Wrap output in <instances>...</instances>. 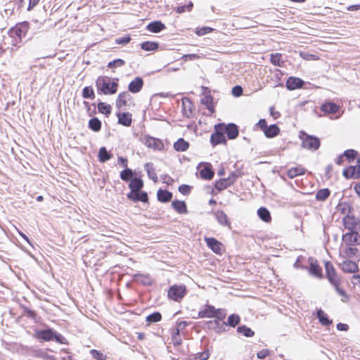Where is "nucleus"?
I'll return each instance as SVG.
<instances>
[{
    "instance_id": "obj_16",
    "label": "nucleus",
    "mask_w": 360,
    "mask_h": 360,
    "mask_svg": "<svg viewBox=\"0 0 360 360\" xmlns=\"http://www.w3.org/2000/svg\"><path fill=\"white\" fill-rule=\"evenodd\" d=\"M205 240L206 242L207 247L210 249H211L212 252H214L216 254L221 253L222 243L221 242H219L216 238L212 237L205 238Z\"/></svg>"
},
{
    "instance_id": "obj_52",
    "label": "nucleus",
    "mask_w": 360,
    "mask_h": 360,
    "mask_svg": "<svg viewBox=\"0 0 360 360\" xmlns=\"http://www.w3.org/2000/svg\"><path fill=\"white\" fill-rule=\"evenodd\" d=\"M171 336L174 346L176 347L182 344V340L180 337V332L178 331V330H174L172 333Z\"/></svg>"
},
{
    "instance_id": "obj_34",
    "label": "nucleus",
    "mask_w": 360,
    "mask_h": 360,
    "mask_svg": "<svg viewBox=\"0 0 360 360\" xmlns=\"http://www.w3.org/2000/svg\"><path fill=\"white\" fill-rule=\"evenodd\" d=\"M189 148V143L183 138H179L174 143V149L178 152H184Z\"/></svg>"
},
{
    "instance_id": "obj_38",
    "label": "nucleus",
    "mask_w": 360,
    "mask_h": 360,
    "mask_svg": "<svg viewBox=\"0 0 360 360\" xmlns=\"http://www.w3.org/2000/svg\"><path fill=\"white\" fill-rule=\"evenodd\" d=\"M131 98L130 94L127 91L121 92L116 100V106L121 108L123 105H126L127 103V99Z\"/></svg>"
},
{
    "instance_id": "obj_5",
    "label": "nucleus",
    "mask_w": 360,
    "mask_h": 360,
    "mask_svg": "<svg viewBox=\"0 0 360 360\" xmlns=\"http://www.w3.org/2000/svg\"><path fill=\"white\" fill-rule=\"evenodd\" d=\"M298 137L301 141V146L304 149L316 151L320 148L321 141L316 136L309 135L306 132L300 131Z\"/></svg>"
},
{
    "instance_id": "obj_35",
    "label": "nucleus",
    "mask_w": 360,
    "mask_h": 360,
    "mask_svg": "<svg viewBox=\"0 0 360 360\" xmlns=\"http://www.w3.org/2000/svg\"><path fill=\"white\" fill-rule=\"evenodd\" d=\"M317 318L323 326H328L333 323V320L329 319L327 314L321 309L317 311Z\"/></svg>"
},
{
    "instance_id": "obj_45",
    "label": "nucleus",
    "mask_w": 360,
    "mask_h": 360,
    "mask_svg": "<svg viewBox=\"0 0 360 360\" xmlns=\"http://www.w3.org/2000/svg\"><path fill=\"white\" fill-rule=\"evenodd\" d=\"M82 96L85 99H94L96 96L94 89L91 86H84L82 91Z\"/></svg>"
},
{
    "instance_id": "obj_24",
    "label": "nucleus",
    "mask_w": 360,
    "mask_h": 360,
    "mask_svg": "<svg viewBox=\"0 0 360 360\" xmlns=\"http://www.w3.org/2000/svg\"><path fill=\"white\" fill-rule=\"evenodd\" d=\"M146 29L153 32V33H158L161 31L166 29V26L161 21L155 20L150 22L147 26Z\"/></svg>"
},
{
    "instance_id": "obj_29",
    "label": "nucleus",
    "mask_w": 360,
    "mask_h": 360,
    "mask_svg": "<svg viewBox=\"0 0 360 360\" xmlns=\"http://www.w3.org/2000/svg\"><path fill=\"white\" fill-rule=\"evenodd\" d=\"M257 215L264 222L269 223L271 221V213L265 207H261L257 210Z\"/></svg>"
},
{
    "instance_id": "obj_46",
    "label": "nucleus",
    "mask_w": 360,
    "mask_h": 360,
    "mask_svg": "<svg viewBox=\"0 0 360 360\" xmlns=\"http://www.w3.org/2000/svg\"><path fill=\"white\" fill-rule=\"evenodd\" d=\"M32 355L35 357H39L43 359L53 360V356L49 355L45 350L41 349H34Z\"/></svg>"
},
{
    "instance_id": "obj_51",
    "label": "nucleus",
    "mask_w": 360,
    "mask_h": 360,
    "mask_svg": "<svg viewBox=\"0 0 360 360\" xmlns=\"http://www.w3.org/2000/svg\"><path fill=\"white\" fill-rule=\"evenodd\" d=\"M20 308L22 309L23 310V312L22 314V316H26L27 318H30L32 320L36 319L37 314L34 311L30 309L24 304H20Z\"/></svg>"
},
{
    "instance_id": "obj_9",
    "label": "nucleus",
    "mask_w": 360,
    "mask_h": 360,
    "mask_svg": "<svg viewBox=\"0 0 360 360\" xmlns=\"http://www.w3.org/2000/svg\"><path fill=\"white\" fill-rule=\"evenodd\" d=\"M359 232L349 231L342 236V246H356L360 244Z\"/></svg>"
},
{
    "instance_id": "obj_2",
    "label": "nucleus",
    "mask_w": 360,
    "mask_h": 360,
    "mask_svg": "<svg viewBox=\"0 0 360 360\" xmlns=\"http://www.w3.org/2000/svg\"><path fill=\"white\" fill-rule=\"evenodd\" d=\"M34 337L40 342L55 341L62 345H68V340L55 329L47 327L46 329L35 330Z\"/></svg>"
},
{
    "instance_id": "obj_20",
    "label": "nucleus",
    "mask_w": 360,
    "mask_h": 360,
    "mask_svg": "<svg viewBox=\"0 0 360 360\" xmlns=\"http://www.w3.org/2000/svg\"><path fill=\"white\" fill-rule=\"evenodd\" d=\"M182 110L184 115L189 118L193 112V104L189 98L184 97L181 99Z\"/></svg>"
},
{
    "instance_id": "obj_22",
    "label": "nucleus",
    "mask_w": 360,
    "mask_h": 360,
    "mask_svg": "<svg viewBox=\"0 0 360 360\" xmlns=\"http://www.w3.org/2000/svg\"><path fill=\"white\" fill-rule=\"evenodd\" d=\"M340 110V106L332 102H326L321 105V110L325 114H335Z\"/></svg>"
},
{
    "instance_id": "obj_55",
    "label": "nucleus",
    "mask_w": 360,
    "mask_h": 360,
    "mask_svg": "<svg viewBox=\"0 0 360 360\" xmlns=\"http://www.w3.org/2000/svg\"><path fill=\"white\" fill-rule=\"evenodd\" d=\"M300 56L304 60H318L320 57L316 54H312L307 52L301 51Z\"/></svg>"
},
{
    "instance_id": "obj_32",
    "label": "nucleus",
    "mask_w": 360,
    "mask_h": 360,
    "mask_svg": "<svg viewBox=\"0 0 360 360\" xmlns=\"http://www.w3.org/2000/svg\"><path fill=\"white\" fill-rule=\"evenodd\" d=\"M207 324L210 325H214V327L213 328L215 333L218 334H221L222 333H224L226 331V326L225 321H223L222 323H220L218 321V320H213V321H209L207 322Z\"/></svg>"
},
{
    "instance_id": "obj_54",
    "label": "nucleus",
    "mask_w": 360,
    "mask_h": 360,
    "mask_svg": "<svg viewBox=\"0 0 360 360\" xmlns=\"http://www.w3.org/2000/svg\"><path fill=\"white\" fill-rule=\"evenodd\" d=\"M226 316V311L223 309H216V311L214 312V320H218V321H224Z\"/></svg>"
},
{
    "instance_id": "obj_42",
    "label": "nucleus",
    "mask_w": 360,
    "mask_h": 360,
    "mask_svg": "<svg viewBox=\"0 0 360 360\" xmlns=\"http://www.w3.org/2000/svg\"><path fill=\"white\" fill-rule=\"evenodd\" d=\"M236 330L238 333L242 334L246 338H251L255 335V332L246 325L239 326Z\"/></svg>"
},
{
    "instance_id": "obj_41",
    "label": "nucleus",
    "mask_w": 360,
    "mask_h": 360,
    "mask_svg": "<svg viewBox=\"0 0 360 360\" xmlns=\"http://www.w3.org/2000/svg\"><path fill=\"white\" fill-rule=\"evenodd\" d=\"M97 107L98 112L104 114L106 117H108L110 115L112 110L110 105L99 101L97 104Z\"/></svg>"
},
{
    "instance_id": "obj_62",
    "label": "nucleus",
    "mask_w": 360,
    "mask_h": 360,
    "mask_svg": "<svg viewBox=\"0 0 360 360\" xmlns=\"http://www.w3.org/2000/svg\"><path fill=\"white\" fill-rule=\"evenodd\" d=\"M307 169L302 165H297L294 167V177L296 176L303 175L306 173Z\"/></svg>"
},
{
    "instance_id": "obj_7",
    "label": "nucleus",
    "mask_w": 360,
    "mask_h": 360,
    "mask_svg": "<svg viewBox=\"0 0 360 360\" xmlns=\"http://www.w3.org/2000/svg\"><path fill=\"white\" fill-rule=\"evenodd\" d=\"M210 143L213 147L227 143L226 138L223 132V129L219 124L214 125V131L210 136Z\"/></svg>"
},
{
    "instance_id": "obj_11",
    "label": "nucleus",
    "mask_w": 360,
    "mask_h": 360,
    "mask_svg": "<svg viewBox=\"0 0 360 360\" xmlns=\"http://www.w3.org/2000/svg\"><path fill=\"white\" fill-rule=\"evenodd\" d=\"M325 269L327 278L330 283L333 285H340V279L338 277L336 271L330 262H325Z\"/></svg>"
},
{
    "instance_id": "obj_63",
    "label": "nucleus",
    "mask_w": 360,
    "mask_h": 360,
    "mask_svg": "<svg viewBox=\"0 0 360 360\" xmlns=\"http://www.w3.org/2000/svg\"><path fill=\"white\" fill-rule=\"evenodd\" d=\"M343 155L344 157H346L348 159V160L350 161L356 158L357 152L353 149H349L345 150Z\"/></svg>"
},
{
    "instance_id": "obj_39",
    "label": "nucleus",
    "mask_w": 360,
    "mask_h": 360,
    "mask_svg": "<svg viewBox=\"0 0 360 360\" xmlns=\"http://www.w3.org/2000/svg\"><path fill=\"white\" fill-rule=\"evenodd\" d=\"M225 323L227 326L235 328L240 323V317L238 314H232L228 316L227 321Z\"/></svg>"
},
{
    "instance_id": "obj_59",
    "label": "nucleus",
    "mask_w": 360,
    "mask_h": 360,
    "mask_svg": "<svg viewBox=\"0 0 360 360\" xmlns=\"http://www.w3.org/2000/svg\"><path fill=\"white\" fill-rule=\"evenodd\" d=\"M191 188L192 186L189 185L182 184L179 186L178 190L181 194L184 195H188L190 194Z\"/></svg>"
},
{
    "instance_id": "obj_28",
    "label": "nucleus",
    "mask_w": 360,
    "mask_h": 360,
    "mask_svg": "<svg viewBox=\"0 0 360 360\" xmlns=\"http://www.w3.org/2000/svg\"><path fill=\"white\" fill-rule=\"evenodd\" d=\"M113 157L112 153L107 150L105 146L100 148L98 153V158L100 162L104 163Z\"/></svg>"
},
{
    "instance_id": "obj_31",
    "label": "nucleus",
    "mask_w": 360,
    "mask_h": 360,
    "mask_svg": "<svg viewBox=\"0 0 360 360\" xmlns=\"http://www.w3.org/2000/svg\"><path fill=\"white\" fill-rule=\"evenodd\" d=\"M102 127L101 121L96 117H91L88 122V127L94 132L101 131Z\"/></svg>"
},
{
    "instance_id": "obj_30",
    "label": "nucleus",
    "mask_w": 360,
    "mask_h": 360,
    "mask_svg": "<svg viewBox=\"0 0 360 360\" xmlns=\"http://www.w3.org/2000/svg\"><path fill=\"white\" fill-rule=\"evenodd\" d=\"M233 185V181H231L230 179L223 178L220 179L215 182L214 186L218 191H221L228 187Z\"/></svg>"
},
{
    "instance_id": "obj_58",
    "label": "nucleus",
    "mask_w": 360,
    "mask_h": 360,
    "mask_svg": "<svg viewBox=\"0 0 360 360\" xmlns=\"http://www.w3.org/2000/svg\"><path fill=\"white\" fill-rule=\"evenodd\" d=\"M214 30L213 28L210 27H202L200 28H197L195 31V34L198 36H203L206 34H208Z\"/></svg>"
},
{
    "instance_id": "obj_61",
    "label": "nucleus",
    "mask_w": 360,
    "mask_h": 360,
    "mask_svg": "<svg viewBox=\"0 0 360 360\" xmlns=\"http://www.w3.org/2000/svg\"><path fill=\"white\" fill-rule=\"evenodd\" d=\"M243 174V172H242L240 170H236L233 172H231L228 176L229 179H230L231 181H233V184L235 183L236 179Z\"/></svg>"
},
{
    "instance_id": "obj_49",
    "label": "nucleus",
    "mask_w": 360,
    "mask_h": 360,
    "mask_svg": "<svg viewBox=\"0 0 360 360\" xmlns=\"http://www.w3.org/2000/svg\"><path fill=\"white\" fill-rule=\"evenodd\" d=\"M210 357V352L206 349L202 352H198L194 355L190 356L188 360H207Z\"/></svg>"
},
{
    "instance_id": "obj_27",
    "label": "nucleus",
    "mask_w": 360,
    "mask_h": 360,
    "mask_svg": "<svg viewBox=\"0 0 360 360\" xmlns=\"http://www.w3.org/2000/svg\"><path fill=\"white\" fill-rule=\"evenodd\" d=\"M280 133V128L276 124H272L268 126L264 131L265 136L268 139H272Z\"/></svg>"
},
{
    "instance_id": "obj_33",
    "label": "nucleus",
    "mask_w": 360,
    "mask_h": 360,
    "mask_svg": "<svg viewBox=\"0 0 360 360\" xmlns=\"http://www.w3.org/2000/svg\"><path fill=\"white\" fill-rule=\"evenodd\" d=\"M134 279L144 285H151L153 283V280L148 274H136L134 275Z\"/></svg>"
},
{
    "instance_id": "obj_48",
    "label": "nucleus",
    "mask_w": 360,
    "mask_h": 360,
    "mask_svg": "<svg viewBox=\"0 0 360 360\" xmlns=\"http://www.w3.org/2000/svg\"><path fill=\"white\" fill-rule=\"evenodd\" d=\"M330 195V191L328 188H322L317 191L316 199L319 201L326 200Z\"/></svg>"
},
{
    "instance_id": "obj_8",
    "label": "nucleus",
    "mask_w": 360,
    "mask_h": 360,
    "mask_svg": "<svg viewBox=\"0 0 360 360\" xmlns=\"http://www.w3.org/2000/svg\"><path fill=\"white\" fill-rule=\"evenodd\" d=\"M140 140L148 148L158 150H161L164 148V144L159 139L148 135H143L141 136Z\"/></svg>"
},
{
    "instance_id": "obj_26",
    "label": "nucleus",
    "mask_w": 360,
    "mask_h": 360,
    "mask_svg": "<svg viewBox=\"0 0 360 360\" xmlns=\"http://www.w3.org/2000/svg\"><path fill=\"white\" fill-rule=\"evenodd\" d=\"M172 208L179 214H187L188 210L186 203L183 200H175L172 202Z\"/></svg>"
},
{
    "instance_id": "obj_47",
    "label": "nucleus",
    "mask_w": 360,
    "mask_h": 360,
    "mask_svg": "<svg viewBox=\"0 0 360 360\" xmlns=\"http://www.w3.org/2000/svg\"><path fill=\"white\" fill-rule=\"evenodd\" d=\"M162 319V314L159 311H155L146 318V321L148 323H154L160 321Z\"/></svg>"
},
{
    "instance_id": "obj_19",
    "label": "nucleus",
    "mask_w": 360,
    "mask_h": 360,
    "mask_svg": "<svg viewBox=\"0 0 360 360\" xmlns=\"http://www.w3.org/2000/svg\"><path fill=\"white\" fill-rule=\"evenodd\" d=\"M216 308L211 304H205L203 308L198 311V318H214Z\"/></svg>"
},
{
    "instance_id": "obj_6",
    "label": "nucleus",
    "mask_w": 360,
    "mask_h": 360,
    "mask_svg": "<svg viewBox=\"0 0 360 360\" xmlns=\"http://www.w3.org/2000/svg\"><path fill=\"white\" fill-rule=\"evenodd\" d=\"M187 288L184 284L171 285L167 291V297L169 300L180 302L187 294Z\"/></svg>"
},
{
    "instance_id": "obj_64",
    "label": "nucleus",
    "mask_w": 360,
    "mask_h": 360,
    "mask_svg": "<svg viewBox=\"0 0 360 360\" xmlns=\"http://www.w3.org/2000/svg\"><path fill=\"white\" fill-rule=\"evenodd\" d=\"M131 38L129 35H126L122 37H119L115 39V43L117 44H122L125 45L130 42Z\"/></svg>"
},
{
    "instance_id": "obj_44",
    "label": "nucleus",
    "mask_w": 360,
    "mask_h": 360,
    "mask_svg": "<svg viewBox=\"0 0 360 360\" xmlns=\"http://www.w3.org/2000/svg\"><path fill=\"white\" fill-rule=\"evenodd\" d=\"M359 252V250L355 246H345L343 250L345 257L347 258L355 257Z\"/></svg>"
},
{
    "instance_id": "obj_56",
    "label": "nucleus",
    "mask_w": 360,
    "mask_h": 360,
    "mask_svg": "<svg viewBox=\"0 0 360 360\" xmlns=\"http://www.w3.org/2000/svg\"><path fill=\"white\" fill-rule=\"evenodd\" d=\"M90 354H91L92 357L96 360H105L107 358L106 355L103 352L94 349L90 350Z\"/></svg>"
},
{
    "instance_id": "obj_57",
    "label": "nucleus",
    "mask_w": 360,
    "mask_h": 360,
    "mask_svg": "<svg viewBox=\"0 0 360 360\" xmlns=\"http://www.w3.org/2000/svg\"><path fill=\"white\" fill-rule=\"evenodd\" d=\"M83 104L86 108V112H87L89 116L91 117L96 113L95 103L91 104L92 105H94L93 109H91V105L88 101H83Z\"/></svg>"
},
{
    "instance_id": "obj_3",
    "label": "nucleus",
    "mask_w": 360,
    "mask_h": 360,
    "mask_svg": "<svg viewBox=\"0 0 360 360\" xmlns=\"http://www.w3.org/2000/svg\"><path fill=\"white\" fill-rule=\"evenodd\" d=\"M118 78L112 79L107 76H100L96 80V86L98 94L112 95L117 92Z\"/></svg>"
},
{
    "instance_id": "obj_50",
    "label": "nucleus",
    "mask_w": 360,
    "mask_h": 360,
    "mask_svg": "<svg viewBox=\"0 0 360 360\" xmlns=\"http://www.w3.org/2000/svg\"><path fill=\"white\" fill-rule=\"evenodd\" d=\"M308 263V259H307L306 257L301 255L297 258L294 264V266H295L297 268L306 269L307 268Z\"/></svg>"
},
{
    "instance_id": "obj_18",
    "label": "nucleus",
    "mask_w": 360,
    "mask_h": 360,
    "mask_svg": "<svg viewBox=\"0 0 360 360\" xmlns=\"http://www.w3.org/2000/svg\"><path fill=\"white\" fill-rule=\"evenodd\" d=\"M143 79L142 77H136L128 86V90L132 94L139 93L143 88Z\"/></svg>"
},
{
    "instance_id": "obj_17",
    "label": "nucleus",
    "mask_w": 360,
    "mask_h": 360,
    "mask_svg": "<svg viewBox=\"0 0 360 360\" xmlns=\"http://www.w3.org/2000/svg\"><path fill=\"white\" fill-rule=\"evenodd\" d=\"M118 119V124L124 127H130L132 122V115L130 112H117L116 114Z\"/></svg>"
},
{
    "instance_id": "obj_4",
    "label": "nucleus",
    "mask_w": 360,
    "mask_h": 360,
    "mask_svg": "<svg viewBox=\"0 0 360 360\" xmlns=\"http://www.w3.org/2000/svg\"><path fill=\"white\" fill-rule=\"evenodd\" d=\"M30 29V23L27 21H23L17 23L8 30V34L13 38L12 44L18 46L22 42V39L25 37Z\"/></svg>"
},
{
    "instance_id": "obj_36",
    "label": "nucleus",
    "mask_w": 360,
    "mask_h": 360,
    "mask_svg": "<svg viewBox=\"0 0 360 360\" xmlns=\"http://www.w3.org/2000/svg\"><path fill=\"white\" fill-rule=\"evenodd\" d=\"M144 168L147 172L149 179H152L155 183L158 182V179L155 172V168L153 167V163L147 162L144 165Z\"/></svg>"
},
{
    "instance_id": "obj_12",
    "label": "nucleus",
    "mask_w": 360,
    "mask_h": 360,
    "mask_svg": "<svg viewBox=\"0 0 360 360\" xmlns=\"http://www.w3.org/2000/svg\"><path fill=\"white\" fill-rule=\"evenodd\" d=\"M343 175L347 179L360 178V157L358 158L356 165H351L344 169Z\"/></svg>"
},
{
    "instance_id": "obj_23",
    "label": "nucleus",
    "mask_w": 360,
    "mask_h": 360,
    "mask_svg": "<svg viewBox=\"0 0 360 360\" xmlns=\"http://www.w3.org/2000/svg\"><path fill=\"white\" fill-rule=\"evenodd\" d=\"M173 194L167 189L160 188L157 192L158 200L166 203L172 200Z\"/></svg>"
},
{
    "instance_id": "obj_25",
    "label": "nucleus",
    "mask_w": 360,
    "mask_h": 360,
    "mask_svg": "<svg viewBox=\"0 0 360 360\" xmlns=\"http://www.w3.org/2000/svg\"><path fill=\"white\" fill-rule=\"evenodd\" d=\"M143 187V181L140 177H134L130 181L129 188L131 189L129 193L141 191Z\"/></svg>"
},
{
    "instance_id": "obj_21",
    "label": "nucleus",
    "mask_w": 360,
    "mask_h": 360,
    "mask_svg": "<svg viewBox=\"0 0 360 360\" xmlns=\"http://www.w3.org/2000/svg\"><path fill=\"white\" fill-rule=\"evenodd\" d=\"M214 175L210 163H206L204 167L200 171V178L204 180H211Z\"/></svg>"
},
{
    "instance_id": "obj_53",
    "label": "nucleus",
    "mask_w": 360,
    "mask_h": 360,
    "mask_svg": "<svg viewBox=\"0 0 360 360\" xmlns=\"http://www.w3.org/2000/svg\"><path fill=\"white\" fill-rule=\"evenodd\" d=\"M125 61L121 58H117L110 61L108 63V67L109 68H116L119 67H122L125 65Z\"/></svg>"
},
{
    "instance_id": "obj_14",
    "label": "nucleus",
    "mask_w": 360,
    "mask_h": 360,
    "mask_svg": "<svg viewBox=\"0 0 360 360\" xmlns=\"http://www.w3.org/2000/svg\"><path fill=\"white\" fill-rule=\"evenodd\" d=\"M127 198L134 202H142L144 203H148L149 200V198L148 193L146 191L141 190V191L135 192V193H128L127 194Z\"/></svg>"
},
{
    "instance_id": "obj_15",
    "label": "nucleus",
    "mask_w": 360,
    "mask_h": 360,
    "mask_svg": "<svg viewBox=\"0 0 360 360\" xmlns=\"http://www.w3.org/2000/svg\"><path fill=\"white\" fill-rule=\"evenodd\" d=\"M214 216L217 222L224 226H228L231 229V221L228 217L227 214L222 210H217L214 212Z\"/></svg>"
},
{
    "instance_id": "obj_40",
    "label": "nucleus",
    "mask_w": 360,
    "mask_h": 360,
    "mask_svg": "<svg viewBox=\"0 0 360 360\" xmlns=\"http://www.w3.org/2000/svg\"><path fill=\"white\" fill-rule=\"evenodd\" d=\"M120 177L124 181H129L134 178V172L131 169L127 167L120 172Z\"/></svg>"
},
{
    "instance_id": "obj_10",
    "label": "nucleus",
    "mask_w": 360,
    "mask_h": 360,
    "mask_svg": "<svg viewBox=\"0 0 360 360\" xmlns=\"http://www.w3.org/2000/svg\"><path fill=\"white\" fill-rule=\"evenodd\" d=\"M220 127L223 129V132L226 134L227 138L233 140L238 136L239 128L235 123L225 124L224 122L219 123Z\"/></svg>"
},
{
    "instance_id": "obj_13",
    "label": "nucleus",
    "mask_w": 360,
    "mask_h": 360,
    "mask_svg": "<svg viewBox=\"0 0 360 360\" xmlns=\"http://www.w3.org/2000/svg\"><path fill=\"white\" fill-rule=\"evenodd\" d=\"M308 262L309 266H307V269H309V273L318 278H322V268L319 265L318 260L313 257H309L308 258Z\"/></svg>"
},
{
    "instance_id": "obj_60",
    "label": "nucleus",
    "mask_w": 360,
    "mask_h": 360,
    "mask_svg": "<svg viewBox=\"0 0 360 360\" xmlns=\"http://www.w3.org/2000/svg\"><path fill=\"white\" fill-rule=\"evenodd\" d=\"M337 292L342 297V302H347L349 300V296L347 295L346 292L340 288V285H334Z\"/></svg>"
},
{
    "instance_id": "obj_37",
    "label": "nucleus",
    "mask_w": 360,
    "mask_h": 360,
    "mask_svg": "<svg viewBox=\"0 0 360 360\" xmlns=\"http://www.w3.org/2000/svg\"><path fill=\"white\" fill-rule=\"evenodd\" d=\"M141 49L146 51H156L159 48V44L155 41H146L141 44Z\"/></svg>"
},
{
    "instance_id": "obj_1",
    "label": "nucleus",
    "mask_w": 360,
    "mask_h": 360,
    "mask_svg": "<svg viewBox=\"0 0 360 360\" xmlns=\"http://www.w3.org/2000/svg\"><path fill=\"white\" fill-rule=\"evenodd\" d=\"M338 210L345 216L342 217L344 227L349 231L360 232V219L356 217L352 212L350 205L346 202L338 205Z\"/></svg>"
},
{
    "instance_id": "obj_43",
    "label": "nucleus",
    "mask_w": 360,
    "mask_h": 360,
    "mask_svg": "<svg viewBox=\"0 0 360 360\" xmlns=\"http://www.w3.org/2000/svg\"><path fill=\"white\" fill-rule=\"evenodd\" d=\"M342 269L345 271L352 273L358 271V266L354 262L347 260L342 262Z\"/></svg>"
}]
</instances>
